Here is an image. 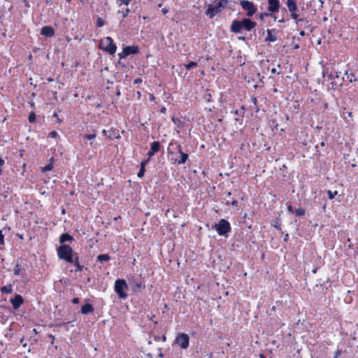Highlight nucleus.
I'll list each match as a JSON object with an SVG mask.
<instances>
[{
  "label": "nucleus",
  "mask_w": 358,
  "mask_h": 358,
  "mask_svg": "<svg viewBox=\"0 0 358 358\" xmlns=\"http://www.w3.org/2000/svg\"><path fill=\"white\" fill-rule=\"evenodd\" d=\"M236 201H234V202L232 203V204H233V205H236Z\"/></svg>",
  "instance_id": "51"
},
{
  "label": "nucleus",
  "mask_w": 358,
  "mask_h": 358,
  "mask_svg": "<svg viewBox=\"0 0 358 358\" xmlns=\"http://www.w3.org/2000/svg\"><path fill=\"white\" fill-rule=\"evenodd\" d=\"M98 259L101 262L108 261L110 259V257L108 255H100L98 256Z\"/></svg>",
  "instance_id": "22"
},
{
  "label": "nucleus",
  "mask_w": 358,
  "mask_h": 358,
  "mask_svg": "<svg viewBox=\"0 0 358 358\" xmlns=\"http://www.w3.org/2000/svg\"><path fill=\"white\" fill-rule=\"evenodd\" d=\"M287 6L290 12H295L296 10V4L294 0H287Z\"/></svg>",
  "instance_id": "15"
},
{
  "label": "nucleus",
  "mask_w": 358,
  "mask_h": 358,
  "mask_svg": "<svg viewBox=\"0 0 358 358\" xmlns=\"http://www.w3.org/2000/svg\"><path fill=\"white\" fill-rule=\"evenodd\" d=\"M72 0H67L68 2H71Z\"/></svg>",
  "instance_id": "52"
},
{
  "label": "nucleus",
  "mask_w": 358,
  "mask_h": 358,
  "mask_svg": "<svg viewBox=\"0 0 358 358\" xmlns=\"http://www.w3.org/2000/svg\"><path fill=\"white\" fill-rule=\"evenodd\" d=\"M139 51V48L138 46L131 45L127 46L123 48L122 51L118 54V56L120 59L126 58L128 55L131 54H136Z\"/></svg>",
  "instance_id": "9"
},
{
  "label": "nucleus",
  "mask_w": 358,
  "mask_h": 358,
  "mask_svg": "<svg viewBox=\"0 0 358 358\" xmlns=\"http://www.w3.org/2000/svg\"><path fill=\"white\" fill-rule=\"evenodd\" d=\"M96 24L98 27H102L104 25V22L101 17H98L96 20Z\"/></svg>",
  "instance_id": "28"
},
{
  "label": "nucleus",
  "mask_w": 358,
  "mask_h": 358,
  "mask_svg": "<svg viewBox=\"0 0 358 358\" xmlns=\"http://www.w3.org/2000/svg\"><path fill=\"white\" fill-rule=\"evenodd\" d=\"M115 292L121 299H126L128 296L127 292L129 289L126 281L124 279H118L115 282Z\"/></svg>",
  "instance_id": "3"
},
{
  "label": "nucleus",
  "mask_w": 358,
  "mask_h": 358,
  "mask_svg": "<svg viewBox=\"0 0 358 358\" xmlns=\"http://www.w3.org/2000/svg\"><path fill=\"white\" fill-rule=\"evenodd\" d=\"M1 292L3 293L10 294L13 292V287L10 285L2 287L1 288Z\"/></svg>",
  "instance_id": "20"
},
{
  "label": "nucleus",
  "mask_w": 358,
  "mask_h": 358,
  "mask_svg": "<svg viewBox=\"0 0 358 358\" xmlns=\"http://www.w3.org/2000/svg\"><path fill=\"white\" fill-rule=\"evenodd\" d=\"M299 34L301 36H303L306 34H305V31H301Z\"/></svg>",
  "instance_id": "43"
},
{
  "label": "nucleus",
  "mask_w": 358,
  "mask_h": 358,
  "mask_svg": "<svg viewBox=\"0 0 358 358\" xmlns=\"http://www.w3.org/2000/svg\"><path fill=\"white\" fill-rule=\"evenodd\" d=\"M102 133H103V134H106V129H103V130L102 131Z\"/></svg>",
  "instance_id": "46"
},
{
  "label": "nucleus",
  "mask_w": 358,
  "mask_h": 358,
  "mask_svg": "<svg viewBox=\"0 0 358 358\" xmlns=\"http://www.w3.org/2000/svg\"><path fill=\"white\" fill-rule=\"evenodd\" d=\"M150 99L151 100H153L154 99V96L152 94H150Z\"/></svg>",
  "instance_id": "45"
},
{
  "label": "nucleus",
  "mask_w": 358,
  "mask_h": 358,
  "mask_svg": "<svg viewBox=\"0 0 358 358\" xmlns=\"http://www.w3.org/2000/svg\"><path fill=\"white\" fill-rule=\"evenodd\" d=\"M54 167V163H53V159H51L50 160V162L44 167H43L41 169H42V171L43 172H45V171H51Z\"/></svg>",
  "instance_id": "17"
},
{
  "label": "nucleus",
  "mask_w": 358,
  "mask_h": 358,
  "mask_svg": "<svg viewBox=\"0 0 358 358\" xmlns=\"http://www.w3.org/2000/svg\"><path fill=\"white\" fill-rule=\"evenodd\" d=\"M256 26V23L248 18L242 20H234L232 22L231 30L235 33H240L243 29L250 31Z\"/></svg>",
  "instance_id": "1"
},
{
  "label": "nucleus",
  "mask_w": 358,
  "mask_h": 358,
  "mask_svg": "<svg viewBox=\"0 0 358 358\" xmlns=\"http://www.w3.org/2000/svg\"><path fill=\"white\" fill-rule=\"evenodd\" d=\"M20 267L19 265H16L14 268V274L15 275H20Z\"/></svg>",
  "instance_id": "29"
},
{
  "label": "nucleus",
  "mask_w": 358,
  "mask_h": 358,
  "mask_svg": "<svg viewBox=\"0 0 358 358\" xmlns=\"http://www.w3.org/2000/svg\"><path fill=\"white\" fill-rule=\"evenodd\" d=\"M215 228L219 235H225L231 229L229 222L224 219L220 220L217 224H215Z\"/></svg>",
  "instance_id": "6"
},
{
  "label": "nucleus",
  "mask_w": 358,
  "mask_h": 358,
  "mask_svg": "<svg viewBox=\"0 0 358 358\" xmlns=\"http://www.w3.org/2000/svg\"><path fill=\"white\" fill-rule=\"evenodd\" d=\"M159 150V143L157 141H155L151 144L150 150L148 152V155L150 159L155 153L158 152Z\"/></svg>",
  "instance_id": "13"
},
{
  "label": "nucleus",
  "mask_w": 358,
  "mask_h": 358,
  "mask_svg": "<svg viewBox=\"0 0 358 358\" xmlns=\"http://www.w3.org/2000/svg\"><path fill=\"white\" fill-rule=\"evenodd\" d=\"M41 34L47 37L53 36L55 34V30L50 26H45L41 29Z\"/></svg>",
  "instance_id": "12"
},
{
  "label": "nucleus",
  "mask_w": 358,
  "mask_h": 358,
  "mask_svg": "<svg viewBox=\"0 0 358 358\" xmlns=\"http://www.w3.org/2000/svg\"><path fill=\"white\" fill-rule=\"evenodd\" d=\"M294 208L292 207V206L291 205H289L287 206V210L289 212V213H294Z\"/></svg>",
  "instance_id": "35"
},
{
  "label": "nucleus",
  "mask_w": 358,
  "mask_h": 358,
  "mask_svg": "<svg viewBox=\"0 0 358 358\" xmlns=\"http://www.w3.org/2000/svg\"><path fill=\"white\" fill-rule=\"evenodd\" d=\"M150 159L148 158L147 160H145L143 162H141V167H143L145 169V165L148 163Z\"/></svg>",
  "instance_id": "36"
},
{
  "label": "nucleus",
  "mask_w": 358,
  "mask_h": 358,
  "mask_svg": "<svg viewBox=\"0 0 358 358\" xmlns=\"http://www.w3.org/2000/svg\"><path fill=\"white\" fill-rule=\"evenodd\" d=\"M327 193H328L329 198L330 199H334V196H335L336 195H337L338 192H337V191H335V192H332L331 191L329 190V191L327 192Z\"/></svg>",
  "instance_id": "24"
},
{
  "label": "nucleus",
  "mask_w": 358,
  "mask_h": 358,
  "mask_svg": "<svg viewBox=\"0 0 358 358\" xmlns=\"http://www.w3.org/2000/svg\"><path fill=\"white\" fill-rule=\"evenodd\" d=\"M227 3V0H220L215 5L209 4L208 6L206 15L209 16L210 18L213 17L218 13L221 12L222 9L226 6Z\"/></svg>",
  "instance_id": "4"
},
{
  "label": "nucleus",
  "mask_w": 358,
  "mask_h": 358,
  "mask_svg": "<svg viewBox=\"0 0 358 358\" xmlns=\"http://www.w3.org/2000/svg\"><path fill=\"white\" fill-rule=\"evenodd\" d=\"M240 4L242 8L247 11L248 16L253 15L257 10V7L252 1L248 0H241L240 1Z\"/></svg>",
  "instance_id": "8"
},
{
  "label": "nucleus",
  "mask_w": 358,
  "mask_h": 358,
  "mask_svg": "<svg viewBox=\"0 0 358 358\" xmlns=\"http://www.w3.org/2000/svg\"><path fill=\"white\" fill-rule=\"evenodd\" d=\"M4 236L3 235L2 231L0 230V245L4 244Z\"/></svg>",
  "instance_id": "34"
},
{
  "label": "nucleus",
  "mask_w": 358,
  "mask_h": 358,
  "mask_svg": "<svg viewBox=\"0 0 358 358\" xmlns=\"http://www.w3.org/2000/svg\"><path fill=\"white\" fill-rule=\"evenodd\" d=\"M94 310L93 306L90 303H86L81 308V313L84 315L92 313Z\"/></svg>",
  "instance_id": "14"
},
{
  "label": "nucleus",
  "mask_w": 358,
  "mask_h": 358,
  "mask_svg": "<svg viewBox=\"0 0 358 358\" xmlns=\"http://www.w3.org/2000/svg\"><path fill=\"white\" fill-rule=\"evenodd\" d=\"M85 138L88 140H92L96 138V134H86Z\"/></svg>",
  "instance_id": "33"
},
{
  "label": "nucleus",
  "mask_w": 358,
  "mask_h": 358,
  "mask_svg": "<svg viewBox=\"0 0 358 358\" xmlns=\"http://www.w3.org/2000/svg\"><path fill=\"white\" fill-rule=\"evenodd\" d=\"M179 152L180 154L181 158L178 162V163L179 164H184L187 161V159L188 158V155L187 154L182 152L180 149L179 150Z\"/></svg>",
  "instance_id": "19"
},
{
  "label": "nucleus",
  "mask_w": 358,
  "mask_h": 358,
  "mask_svg": "<svg viewBox=\"0 0 358 358\" xmlns=\"http://www.w3.org/2000/svg\"><path fill=\"white\" fill-rule=\"evenodd\" d=\"M172 120L176 123V119L174 117L172 118Z\"/></svg>",
  "instance_id": "50"
},
{
  "label": "nucleus",
  "mask_w": 358,
  "mask_h": 358,
  "mask_svg": "<svg viewBox=\"0 0 358 358\" xmlns=\"http://www.w3.org/2000/svg\"><path fill=\"white\" fill-rule=\"evenodd\" d=\"M196 65H197V64H196V62H191L188 63L187 64H186V65H185V66H186V68H187V69H192V68H193V67L196 66Z\"/></svg>",
  "instance_id": "27"
},
{
  "label": "nucleus",
  "mask_w": 358,
  "mask_h": 358,
  "mask_svg": "<svg viewBox=\"0 0 358 358\" xmlns=\"http://www.w3.org/2000/svg\"><path fill=\"white\" fill-rule=\"evenodd\" d=\"M57 255L62 259H64L68 262H73V250L71 247L66 245H61L57 250Z\"/></svg>",
  "instance_id": "5"
},
{
  "label": "nucleus",
  "mask_w": 358,
  "mask_h": 358,
  "mask_svg": "<svg viewBox=\"0 0 358 358\" xmlns=\"http://www.w3.org/2000/svg\"><path fill=\"white\" fill-rule=\"evenodd\" d=\"M271 16H272V17H273V20H276V17H275V15H271Z\"/></svg>",
  "instance_id": "48"
},
{
  "label": "nucleus",
  "mask_w": 358,
  "mask_h": 358,
  "mask_svg": "<svg viewBox=\"0 0 358 358\" xmlns=\"http://www.w3.org/2000/svg\"><path fill=\"white\" fill-rule=\"evenodd\" d=\"M256 101H257L256 98H254V99H253V102H254V103H256Z\"/></svg>",
  "instance_id": "47"
},
{
  "label": "nucleus",
  "mask_w": 358,
  "mask_h": 358,
  "mask_svg": "<svg viewBox=\"0 0 358 358\" xmlns=\"http://www.w3.org/2000/svg\"><path fill=\"white\" fill-rule=\"evenodd\" d=\"M259 358H266L262 354L259 355Z\"/></svg>",
  "instance_id": "44"
},
{
  "label": "nucleus",
  "mask_w": 358,
  "mask_h": 358,
  "mask_svg": "<svg viewBox=\"0 0 358 358\" xmlns=\"http://www.w3.org/2000/svg\"><path fill=\"white\" fill-rule=\"evenodd\" d=\"M270 15H271V13H260V14L259 15V20H264V17H268V16H270Z\"/></svg>",
  "instance_id": "26"
},
{
  "label": "nucleus",
  "mask_w": 358,
  "mask_h": 358,
  "mask_svg": "<svg viewBox=\"0 0 358 358\" xmlns=\"http://www.w3.org/2000/svg\"><path fill=\"white\" fill-rule=\"evenodd\" d=\"M291 13H292V15H292V17L294 19L296 20V19H297V15L295 13V12H291Z\"/></svg>",
  "instance_id": "39"
},
{
  "label": "nucleus",
  "mask_w": 358,
  "mask_h": 358,
  "mask_svg": "<svg viewBox=\"0 0 358 358\" xmlns=\"http://www.w3.org/2000/svg\"><path fill=\"white\" fill-rule=\"evenodd\" d=\"M296 24L299 27H301V26H303V25L305 26L306 24H308V21H306L305 20H297Z\"/></svg>",
  "instance_id": "25"
},
{
  "label": "nucleus",
  "mask_w": 358,
  "mask_h": 358,
  "mask_svg": "<svg viewBox=\"0 0 358 358\" xmlns=\"http://www.w3.org/2000/svg\"><path fill=\"white\" fill-rule=\"evenodd\" d=\"M294 213L296 215L301 217L305 215V209L303 208H299L294 210Z\"/></svg>",
  "instance_id": "21"
},
{
  "label": "nucleus",
  "mask_w": 358,
  "mask_h": 358,
  "mask_svg": "<svg viewBox=\"0 0 358 358\" xmlns=\"http://www.w3.org/2000/svg\"><path fill=\"white\" fill-rule=\"evenodd\" d=\"M165 110H166V109H165V108H162V113H164V112H165Z\"/></svg>",
  "instance_id": "49"
},
{
  "label": "nucleus",
  "mask_w": 358,
  "mask_h": 358,
  "mask_svg": "<svg viewBox=\"0 0 358 358\" xmlns=\"http://www.w3.org/2000/svg\"><path fill=\"white\" fill-rule=\"evenodd\" d=\"M145 173V169L143 167H141V169L139 171V172L138 173L137 176L138 178H141L143 176Z\"/></svg>",
  "instance_id": "32"
},
{
  "label": "nucleus",
  "mask_w": 358,
  "mask_h": 358,
  "mask_svg": "<svg viewBox=\"0 0 358 358\" xmlns=\"http://www.w3.org/2000/svg\"><path fill=\"white\" fill-rule=\"evenodd\" d=\"M72 240H73V237L67 234H62L59 238V241L61 243H64L66 241H71Z\"/></svg>",
  "instance_id": "18"
},
{
  "label": "nucleus",
  "mask_w": 358,
  "mask_h": 358,
  "mask_svg": "<svg viewBox=\"0 0 358 358\" xmlns=\"http://www.w3.org/2000/svg\"><path fill=\"white\" fill-rule=\"evenodd\" d=\"M48 136H49L50 138H57V137L58 136V134H57V131H51L50 133H49Z\"/></svg>",
  "instance_id": "30"
},
{
  "label": "nucleus",
  "mask_w": 358,
  "mask_h": 358,
  "mask_svg": "<svg viewBox=\"0 0 358 358\" xmlns=\"http://www.w3.org/2000/svg\"><path fill=\"white\" fill-rule=\"evenodd\" d=\"M162 341H163V342H165V341H166V336H164H164H162Z\"/></svg>",
  "instance_id": "41"
},
{
  "label": "nucleus",
  "mask_w": 358,
  "mask_h": 358,
  "mask_svg": "<svg viewBox=\"0 0 358 358\" xmlns=\"http://www.w3.org/2000/svg\"><path fill=\"white\" fill-rule=\"evenodd\" d=\"M129 13V8H127L126 10L123 13V17H125L128 15Z\"/></svg>",
  "instance_id": "37"
},
{
  "label": "nucleus",
  "mask_w": 358,
  "mask_h": 358,
  "mask_svg": "<svg viewBox=\"0 0 358 358\" xmlns=\"http://www.w3.org/2000/svg\"><path fill=\"white\" fill-rule=\"evenodd\" d=\"M266 41H271V42L276 41V38H275V35L273 34L272 31L270 29L267 30V36L266 38Z\"/></svg>",
  "instance_id": "16"
},
{
  "label": "nucleus",
  "mask_w": 358,
  "mask_h": 358,
  "mask_svg": "<svg viewBox=\"0 0 358 358\" xmlns=\"http://www.w3.org/2000/svg\"><path fill=\"white\" fill-rule=\"evenodd\" d=\"M80 1H81V2H82V3H83V1H84L85 0H80Z\"/></svg>",
  "instance_id": "53"
},
{
  "label": "nucleus",
  "mask_w": 358,
  "mask_h": 358,
  "mask_svg": "<svg viewBox=\"0 0 358 358\" xmlns=\"http://www.w3.org/2000/svg\"><path fill=\"white\" fill-rule=\"evenodd\" d=\"M131 0H117V4L119 6L122 5L128 6Z\"/></svg>",
  "instance_id": "23"
},
{
  "label": "nucleus",
  "mask_w": 358,
  "mask_h": 358,
  "mask_svg": "<svg viewBox=\"0 0 358 358\" xmlns=\"http://www.w3.org/2000/svg\"><path fill=\"white\" fill-rule=\"evenodd\" d=\"M36 120V115L34 113H31L29 116V120L30 122H34Z\"/></svg>",
  "instance_id": "31"
},
{
  "label": "nucleus",
  "mask_w": 358,
  "mask_h": 358,
  "mask_svg": "<svg viewBox=\"0 0 358 358\" xmlns=\"http://www.w3.org/2000/svg\"><path fill=\"white\" fill-rule=\"evenodd\" d=\"M167 12H168V9H166V8H164V9H162V13H163L164 14L167 13Z\"/></svg>",
  "instance_id": "42"
},
{
  "label": "nucleus",
  "mask_w": 358,
  "mask_h": 358,
  "mask_svg": "<svg viewBox=\"0 0 358 358\" xmlns=\"http://www.w3.org/2000/svg\"><path fill=\"white\" fill-rule=\"evenodd\" d=\"M23 299L22 296L17 294L14 298L10 299V303L13 305L14 309L17 310L20 308V306L23 303Z\"/></svg>",
  "instance_id": "10"
},
{
  "label": "nucleus",
  "mask_w": 358,
  "mask_h": 358,
  "mask_svg": "<svg viewBox=\"0 0 358 358\" xmlns=\"http://www.w3.org/2000/svg\"><path fill=\"white\" fill-rule=\"evenodd\" d=\"M175 342L182 349H187L189 343V337L187 334L180 333L178 334L176 338Z\"/></svg>",
  "instance_id": "7"
},
{
  "label": "nucleus",
  "mask_w": 358,
  "mask_h": 358,
  "mask_svg": "<svg viewBox=\"0 0 358 358\" xmlns=\"http://www.w3.org/2000/svg\"><path fill=\"white\" fill-rule=\"evenodd\" d=\"M78 302H79V299H78V298H76H76H73V299H72V303H73L76 304V303H78Z\"/></svg>",
  "instance_id": "38"
},
{
  "label": "nucleus",
  "mask_w": 358,
  "mask_h": 358,
  "mask_svg": "<svg viewBox=\"0 0 358 358\" xmlns=\"http://www.w3.org/2000/svg\"><path fill=\"white\" fill-rule=\"evenodd\" d=\"M271 72H272L273 73H278V74H279V73H280L279 72H278V71H277V69H275V68H273V69H271Z\"/></svg>",
  "instance_id": "40"
},
{
  "label": "nucleus",
  "mask_w": 358,
  "mask_h": 358,
  "mask_svg": "<svg viewBox=\"0 0 358 358\" xmlns=\"http://www.w3.org/2000/svg\"><path fill=\"white\" fill-rule=\"evenodd\" d=\"M99 48L103 51L108 52L110 55H114L117 50V47L114 44L113 40L109 36L101 40Z\"/></svg>",
  "instance_id": "2"
},
{
  "label": "nucleus",
  "mask_w": 358,
  "mask_h": 358,
  "mask_svg": "<svg viewBox=\"0 0 358 358\" xmlns=\"http://www.w3.org/2000/svg\"><path fill=\"white\" fill-rule=\"evenodd\" d=\"M268 10L270 12L274 13L279 10V1L278 0H268Z\"/></svg>",
  "instance_id": "11"
}]
</instances>
